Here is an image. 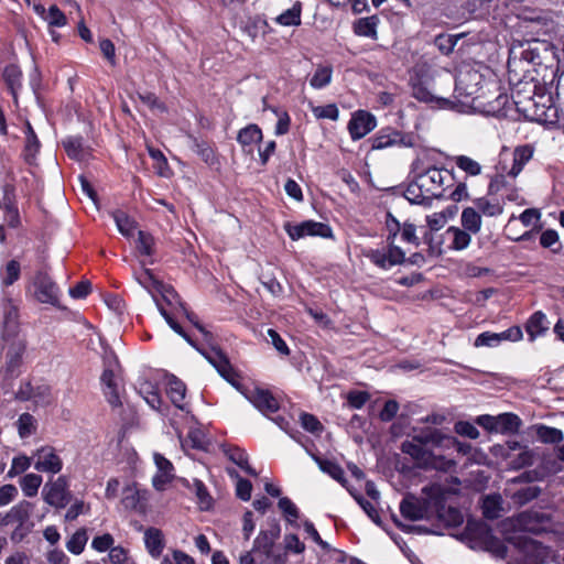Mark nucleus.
<instances>
[{"label": "nucleus", "instance_id": "338daca9", "mask_svg": "<svg viewBox=\"0 0 564 564\" xmlns=\"http://www.w3.org/2000/svg\"><path fill=\"white\" fill-rule=\"evenodd\" d=\"M252 484L245 478H239L236 481V495L239 499L243 501H249L251 498Z\"/></svg>", "mask_w": 564, "mask_h": 564}, {"label": "nucleus", "instance_id": "4d7b16f0", "mask_svg": "<svg viewBox=\"0 0 564 564\" xmlns=\"http://www.w3.org/2000/svg\"><path fill=\"white\" fill-rule=\"evenodd\" d=\"M313 113L318 119H330L334 121L337 120L339 116L338 108L335 104L314 107Z\"/></svg>", "mask_w": 564, "mask_h": 564}, {"label": "nucleus", "instance_id": "f3484780", "mask_svg": "<svg viewBox=\"0 0 564 564\" xmlns=\"http://www.w3.org/2000/svg\"><path fill=\"white\" fill-rule=\"evenodd\" d=\"M33 511V505L30 501L22 500L13 506L6 514H0V525L19 524L24 527Z\"/></svg>", "mask_w": 564, "mask_h": 564}, {"label": "nucleus", "instance_id": "ea45409f", "mask_svg": "<svg viewBox=\"0 0 564 564\" xmlns=\"http://www.w3.org/2000/svg\"><path fill=\"white\" fill-rule=\"evenodd\" d=\"M332 76V66L318 65L312 78L310 79V85L315 89L324 88L330 83Z\"/></svg>", "mask_w": 564, "mask_h": 564}, {"label": "nucleus", "instance_id": "b1692460", "mask_svg": "<svg viewBox=\"0 0 564 564\" xmlns=\"http://www.w3.org/2000/svg\"><path fill=\"white\" fill-rule=\"evenodd\" d=\"M166 392L175 406H177L181 410L185 409V404L183 403V400H184L185 393H186V386L183 381H181L175 376H171L167 379Z\"/></svg>", "mask_w": 564, "mask_h": 564}, {"label": "nucleus", "instance_id": "69168bd1", "mask_svg": "<svg viewBox=\"0 0 564 564\" xmlns=\"http://www.w3.org/2000/svg\"><path fill=\"white\" fill-rule=\"evenodd\" d=\"M367 516L377 524L380 523V514L375 506L361 496H354Z\"/></svg>", "mask_w": 564, "mask_h": 564}, {"label": "nucleus", "instance_id": "7ed1b4c3", "mask_svg": "<svg viewBox=\"0 0 564 564\" xmlns=\"http://www.w3.org/2000/svg\"><path fill=\"white\" fill-rule=\"evenodd\" d=\"M386 228L388 230L387 247L381 249L369 248L362 251L364 256L369 259L371 263L383 270L405 262V252L394 243L402 226L391 213L387 214Z\"/></svg>", "mask_w": 564, "mask_h": 564}, {"label": "nucleus", "instance_id": "4468645a", "mask_svg": "<svg viewBox=\"0 0 564 564\" xmlns=\"http://www.w3.org/2000/svg\"><path fill=\"white\" fill-rule=\"evenodd\" d=\"M376 128V118L371 113L359 110L348 123V130L354 140H359Z\"/></svg>", "mask_w": 564, "mask_h": 564}, {"label": "nucleus", "instance_id": "aec40b11", "mask_svg": "<svg viewBox=\"0 0 564 564\" xmlns=\"http://www.w3.org/2000/svg\"><path fill=\"white\" fill-rule=\"evenodd\" d=\"M221 449L230 462L239 466L248 475L252 477L258 476L257 471L249 465L248 455L243 449L231 445H223Z\"/></svg>", "mask_w": 564, "mask_h": 564}, {"label": "nucleus", "instance_id": "de8ad7c7", "mask_svg": "<svg viewBox=\"0 0 564 564\" xmlns=\"http://www.w3.org/2000/svg\"><path fill=\"white\" fill-rule=\"evenodd\" d=\"M508 457L510 458V466L513 469H521L533 465L534 454L527 446H523L522 451L518 455L514 457L508 455Z\"/></svg>", "mask_w": 564, "mask_h": 564}, {"label": "nucleus", "instance_id": "0e129e2a", "mask_svg": "<svg viewBox=\"0 0 564 564\" xmlns=\"http://www.w3.org/2000/svg\"><path fill=\"white\" fill-rule=\"evenodd\" d=\"M369 399L370 395L366 391H351L347 395L348 404L354 409H361Z\"/></svg>", "mask_w": 564, "mask_h": 564}, {"label": "nucleus", "instance_id": "a211bd4d", "mask_svg": "<svg viewBox=\"0 0 564 564\" xmlns=\"http://www.w3.org/2000/svg\"><path fill=\"white\" fill-rule=\"evenodd\" d=\"M3 310V340L7 341L9 338H18V319L19 310L11 300H4L2 303Z\"/></svg>", "mask_w": 564, "mask_h": 564}, {"label": "nucleus", "instance_id": "c03bdc74", "mask_svg": "<svg viewBox=\"0 0 564 564\" xmlns=\"http://www.w3.org/2000/svg\"><path fill=\"white\" fill-rule=\"evenodd\" d=\"M189 488L195 491L200 509L208 510L213 505V498L203 481L193 479V485Z\"/></svg>", "mask_w": 564, "mask_h": 564}, {"label": "nucleus", "instance_id": "cd10ccee", "mask_svg": "<svg viewBox=\"0 0 564 564\" xmlns=\"http://www.w3.org/2000/svg\"><path fill=\"white\" fill-rule=\"evenodd\" d=\"M404 197L411 204L417 205H430L432 198L426 195L423 191V186H420V180L416 177L414 182L410 183L404 192Z\"/></svg>", "mask_w": 564, "mask_h": 564}, {"label": "nucleus", "instance_id": "f8f14e48", "mask_svg": "<svg viewBox=\"0 0 564 564\" xmlns=\"http://www.w3.org/2000/svg\"><path fill=\"white\" fill-rule=\"evenodd\" d=\"M35 458L34 468L37 471L57 474L61 471L63 463L53 447L45 446L39 448L33 455Z\"/></svg>", "mask_w": 564, "mask_h": 564}, {"label": "nucleus", "instance_id": "79ce46f5", "mask_svg": "<svg viewBox=\"0 0 564 564\" xmlns=\"http://www.w3.org/2000/svg\"><path fill=\"white\" fill-rule=\"evenodd\" d=\"M455 164L467 175L477 176L481 173V165L467 155H457L454 158Z\"/></svg>", "mask_w": 564, "mask_h": 564}, {"label": "nucleus", "instance_id": "6e6d98bb", "mask_svg": "<svg viewBox=\"0 0 564 564\" xmlns=\"http://www.w3.org/2000/svg\"><path fill=\"white\" fill-rule=\"evenodd\" d=\"M20 276V263L11 260L7 263L6 270L2 274V283L4 285L13 284Z\"/></svg>", "mask_w": 564, "mask_h": 564}, {"label": "nucleus", "instance_id": "bb28decb", "mask_svg": "<svg viewBox=\"0 0 564 564\" xmlns=\"http://www.w3.org/2000/svg\"><path fill=\"white\" fill-rule=\"evenodd\" d=\"M522 424L521 419L513 413H502L497 415V433L513 434L517 433Z\"/></svg>", "mask_w": 564, "mask_h": 564}, {"label": "nucleus", "instance_id": "8fccbe9b", "mask_svg": "<svg viewBox=\"0 0 564 564\" xmlns=\"http://www.w3.org/2000/svg\"><path fill=\"white\" fill-rule=\"evenodd\" d=\"M192 149L195 153H197L202 158V160L205 163H207L209 165H213L215 163L216 158H215L214 150L206 142L198 141V140L194 139Z\"/></svg>", "mask_w": 564, "mask_h": 564}, {"label": "nucleus", "instance_id": "a19ab883", "mask_svg": "<svg viewBox=\"0 0 564 564\" xmlns=\"http://www.w3.org/2000/svg\"><path fill=\"white\" fill-rule=\"evenodd\" d=\"M135 279L138 283L149 293H152L153 291L161 292L163 289L162 282L159 281L149 269H143V271L138 274Z\"/></svg>", "mask_w": 564, "mask_h": 564}, {"label": "nucleus", "instance_id": "dca6fc26", "mask_svg": "<svg viewBox=\"0 0 564 564\" xmlns=\"http://www.w3.org/2000/svg\"><path fill=\"white\" fill-rule=\"evenodd\" d=\"M247 398L263 414L274 413L280 408L278 400L265 389L254 388Z\"/></svg>", "mask_w": 564, "mask_h": 564}, {"label": "nucleus", "instance_id": "39448f33", "mask_svg": "<svg viewBox=\"0 0 564 564\" xmlns=\"http://www.w3.org/2000/svg\"><path fill=\"white\" fill-rule=\"evenodd\" d=\"M430 489L431 486H426L422 489V498L408 495L402 499L400 503V511L405 519L416 521L433 518L434 499L432 498L433 495L430 492Z\"/></svg>", "mask_w": 564, "mask_h": 564}, {"label": "nucleus", "instance_id": "72a5a7b5", "mask_svg": "<svg viewBox=\"0 0 564 564\" xmlns=\"http://www.w3.org/2000/svg\"><path fill=\"white\" fill-rule=\"evenodd\" d=\"M302 3L296 1L292 8L288 9L275 18L276 23L284 26H297L301 24Z\"/></svg>", "mask_w": 564, "mask_h": 564}, {"label": "nucleus", "instance_id": "680f3d73", "mask_svg": "<svg viewBox=\"0 0 564 564\" xmlns=\"http://www.w3.org/2000/svg\"><path fill=\"white\" fill-rule=\"evenodd\" d=\"M435 45L445 55H448L455 47L457 40L447 34H441L435 37Z\"/></svg>", "mask_w": 564, "mask_h": 564}, {"label": "nucleus", "instance_id": "5fc2aeb1", "mask_svg": "<svg viewBox=\"0 0 564 564\" xmlns=\"http://www.w3.org/2000/svg\"><path fill=\"white\" fill-rule=\"evenodd\" d=\"M278 507L289 522H293L299 518V509L288 497L280 498Z\"/></svg>", "mask_w": 564, "mask_h": 564}, {"label": "nucleus", "instance_id": "6ab92c4d", "mask_svg": "<svg viewBox=\"0 0 564 564\" xmlns=\"http://www.w3.org/2000/svg\"><path fill=\"white\" fill-rule=\"evenodd\" d=\"M280 534V527L274 521L270 530L261 531L254 541L253 552L263 553L270 557L273 551L274 541Z\"/></svg>", "mask_w": 564, "mask_h": 564}, {"label": "nucleus", "instance_id": "774afa93", "mask_svg": "<svg viewBox=\"0 0 564 564\" xmlns=\"http://www.w3.org/2000/svg\"><path fill=\"white\" fill-rule=\"evenodd\" d=\"M415 231H416L415 225L410 224V223H404L402 225V229H401L402 240L417 247L420 245V239L417 238Z\"/></svg>", "mask_w": 564, "mask_h": 564}, {"label": "nucleus", "instance_id": "423d86ee", "mask_svg": "<svg viewBox=\"0 0 564 564\" xmlns=\"http://www.w3.org/2000/svg\"><path fill=\"white\" fill-rule=\"evenodd\" d=\"M430 492L433 495V518L435 517L440 524L445 528H455L463 523L464 517L462 512L454 507L445 506V490L440 485H432Z\"/></svg>", "mask_w": 564, "mask_h": 564}, {"label": "nucleus", "instance_id": "f257e3e1", "mask_svg": "<svg viewBox=\"0 0 564 564\" xmlns=\"http://www.w3.org/2000/svg\"><path fill=\"white\" fill-rule=\"evenodd\" d=\"M550 523L545 513L529 510L502 522V532L510 545L528 558V564H547L554 560L552 550L543 543L529 538L528 533H540Z\"/></svg>", "mask_w": 564, "mask_h": 564}, {"label": "nucleus", "instance_id": "864d4df0", "mask_svg": "<svg viewBox=\"0 0 564 564\" xmlns=\"http://www.w3.org/2000/svg\"><path fill=\"white\" fill-rule=\"evenodd\" d=\"M44 20L51 26H64L67 22L65 14L55 4L47 9Z\"/></svg>", "mask_w": 564, "mask_h": 564}, {"label": "nucleus", "instance_id": "0eeeda50", "mask_svg": "<svg viewBox=\"0 0 564 564\" xmlns=\"http://www.w3.org/2000/svg\"><path fill=\"white\" fill-rule=\"evenodd\" d=\"M42 496L47 505L56 509L65 508L73 498L65 476H59L57 479L46 482L43 487Z\"/></svg>", "mask_w": 564, "mask_h": 564}, {"label": "nucleus", "instance_id": "37998d69", "mask_svg": "<svg viewBox=\"0 0 564 564\" xmlns=\"http://www.w3.org/2000/svg\"><path fill=\"white\" fill-rule=\"evenodd\" d=\"M155 240L153 236L147 231H138L137 249L142 256L151 257L154 254Z\"/></svg>", "mask_w": 564, "mask_h": 564}, {"label": "nucleus", "instance_id": "c9c22d12", "mask_svg": "<svg viewBox=\"0 0 564 564\" xmlns=\"http://www.w3.org/2000/svg\"><path fill=\"white\" fill-rule=\"evenodd\" d=\"M447 234L453 238L451 248L454 250H464L470 245L471 232L465 229L452 226L447 229Z\"/></svg>", "mask_w": 564, "mask_h": 564}, {"label": "nucleus", "instance_id": "e433bc0d", "mask_svg": "<svg viewBox=\"0 0 564 564\" xmlns=\"http://www.w3.org/2000/svg\"><path fill=\"white\" fill-rule=\"evenodd\" d=\"M21 76L22 73L17 65H8L3 70V78L6 84L8 85L12 96L15 98L17 93L21 87Z\"/></svg>", "mask_w": 564, "mask_h": 564}, {"label": "nucleus", "instance_id": "473e14b6", "mask_svg": "<svg viewBox=\"0 0 564 564\" xmlns=\"http://www.w3.org/2000/svg\"><path fill=\"white\" fill-rule=\"evenodd\" d=\"M144 542L148 551L153 557L161 554L163 549V538L162 532L159 529H148L144 533Z\"/></svg>", "mask_w": 564, "mask_h": 564}, {"label": "nucleus", "instance_id": "9b49d317", "mask_svg": "<svg viewBox=\"0 0 564 564\" xmlns=\"http://www.w3.org/2000/svg\"><path fill=\"white\" fill-rule=\"evenodd\" d=\"M522 338V330L518 326L510 327L501 333L484 332L475 339V347H497L502 341H518Z\"/></svg>", "mask_w": 564, "mask_h": 564}, {"label": "nucleus", "instance_id": "9d476101", "mask_svg": "<svg viewBox=\"0 0 564 564\" xmlns=\"http://www.w3.org/2000/svg\"><path fill=\"white\" fill-rule=\"evenodd\" d=\"M34 288V296L39 302L59 307V289L47 274L39 273Z\"/></svg>", "mask_w": 564, "mask_h": 564}, {"label": "nucleus", "instance_id": "603ef678", "mask_svg": "<svg viewBox=\"0 0 564 564\" xmlns=\"http://www.w3.org/2000/svg\"><path fill=\"white\" fill-rule=\"evenodd\" d=\"M40 149V141L32 128V126L26 123V135H25V152L28 158H33Z\"/></svg>", "mask_w": 564, "mask_h": 564}, {"label": "nucleus", "instance_id": "7c9ffc66", "mask_svg": "<svg viewBox=\"0 0 564 564\" xmlns=\"http://www.w3.org/2000/svg\"><path fill=\"white\" fill-rule=\"evenodd\" d=\"M482 516L488 520H496L503 513L501 507V497L498 495L487 496L481 505Z\"/></svg>", "mask_w": 564, "mask_h": 564}, {"label": "nucleus", "instance_id": "2f4dec72", "mask_svg": "<svg viewBox=\"0 0 564 564\" xmlns=\"http://www.w3.org/2000/svg\"><path fill=\"white\" fill-rule=\"evenodd\" d=\"M101 383L105 386V395L107 397L108 402L112 406H117L120 404L119 394L117 392L116 383H115V373L110 369L104 370L101 375Z\"/></svg>", "mask_w": 564, "mask_h": 564}, {"label": "nucleus", "instance_id": "bf43d9fd", "mask_svg": "<svg viewBox=\"0 0 564 564\" xmlns=\"http://www.w3.org/2000/svg\"><path fill=\"white\" fill-rule=\"evenodd\" d=\"M326 550L328 555L326 561L334 562L335 564H344L349 560V564H364L360 560L349 557L348 554L340 550L330 549L329 546Z\"/></svg>", "mask_w": 564, "mask_h": 564}, {"label": "nucleus", "instance_id": "052dcab7", "mask_svg": "<svg viewBox=\"0 0 564 564\" xmlns=\"http://www.w3.org/2000/svg\"><path fill=\"white\" fill-rule=\"evenodd\" d=\"M140 502V492L134 486H127L123 491L122 503L126 508L137 509Z\"/></svg>", "mask_w": 564, "mask_h": 564}, {"label": "nucleus", "instance_id": "f704fd0d", "mask_svg": "<svg viewBox=\"0 0 564 564\" xmlns=\"http://www.w3.org/2000/svg\"><path fill=\"white\" fill-rule=\"evenodd\" d=\"M547 329L546 316L542 312H535L527 324V332L534 340L539 335L543 334Z\"/></svg>", "mask_w": 564, "mask_h": 564}, {"label": "nucleus", "instance_id": "a878e982", "mask_svg": "<svg viewBox=\"0 0 564 564\" xmlns=\"http://www.w3.org/2000/svg\"><path fill=\"white\" fill-rule=\"evenodd\" d=\"M262 140V131L257 124H249L238 132L237 141L242 148L250 147L248 152L252 151V145L260 143Z\"/></svg>", "mask_w": 564, "mask_h": 564}, {"label": "nucleus", "instance_id": "a18cd8bd", "mask_svg": "<svg viewBox=\"0 0 564 564\" xmlns=\"http://www.w3.org/2000/svg\"><path fill=\"white\" fill-rule=\"evenodd\" d=\"M42 484V477L37 474H28L21 481V488L26 497H34Z\"/></svg>", "mask_w": 564, "mask_h": 564}, {"label": "nucleus", "instance_id": "f03ea898", "mask_svg": "<svg viewBox=\"0 0 564 564\" xmlns=\"http://www.w3.org/2000/svg\"><path fill=\"white\" fill-rule=\"evenodd\" d=\"M453 443V438L443 434L440 430L424 427L412 430L411 440H406L401 445V451L410 455L420 465L432 467L443 471H449L456 463L443 456H436L432 449L435 447H445Z\"/></svg>", "mask_w": 564, "mask_h": 564}, {"label": "nucleus", "instance_id": "412c9836", "mask_svg": "<svg viewBox=\"0 0 564 564\" xmlns=\"http://www.w3.org/2000/svg\"><path fill=\"white\" fill-rule=\"evenodd\" d=\"M63 145L67 155L75 161L84 162L90 155L89 148L84 144L83 138L69 137L63 141Z\"/></svg>", "mask_w": 564, "mask_h": 564}, {"label": "nucleus", "instance_id": "09e8293b", "mask_svg": "<svg viewBox=\"0 0 564 564\" xmlns=\"http://www.w3.org/2000/svg\"><path fill=\"white\" fill-rule=\"evenodd\" d=\"M36 430V421L30 413H22L18 420V431L22 438L29 437Z\"/></svg>", "mask_w": 564, "mask_h": 564}, {"label": "nucleus", "instance_id": "5701e85b", "mask_svg": "<svg viewBox=\"0 0 564 564\" xmlns=\"http://www.w3.org/2000/svg\"><path fill=\"white\" fill-rule=\"evenodd\" d=\"M534 149L530 144L519 145L513 151V164L509 175L516 177L523 170L524 165L532 159Z\"/></svg>", "mask_w": 564, "mask_h": 564}, {"label": "nucleus", "instance_id": "3c124183", "mask_svg": "<svg viewBox=\"0 0 564 564\" xmlns=\"http://www.w3.org/2000/svg\"><path fill=\"white\" fill-rule=\"evenodd\" d=\"M540 494H541L540 487L529 486V487L518 490L513 495V499L519 505H525V503L530 502L531 500L538 498Z\"/></svg>", "mask_w": 564, "mask_h": 564}, {"label": "nucleus", "instance_id": "20e7f679", "mask_svg": "<svg viewBox=\"0 0 564 564\" xmlns=\"http://www.w3.org/2000/svg\"><path fill=\"white\" fill-rule=\"evenodd\" d=\"M459 539L470 549L489 552L497 560H503L508 551L505 543L494 536L489 527L481 521L468 520Z\"/></svg>", "mask_w": 564, "mask_h": 564}, {"label": "nucleus", "instance_id": "2eb2a0df", "mask_svg": "<svg viewBox=\"0 0 564 564\" xmlns=\"http://www.w3.org/2000/svg\"><path fill=\"white\" fill-rule=\"evenodd\" d=\"M370 141L372 150H383L394 145H412L411 142H405L402 132L391 128L381 129Z\"/></svg>", "mask_w": 564, "mask_h": 564}, {"label": "nucleus", "instance_id": "c756f323", "mask_svg": "<svg viewBox=\"0 0 564 564\" xmlns=\"http://www.w3.org/2000/svg\"><path fill=\"white\" fill-rule=\"evenodd\" d=\"M111 215L119 232L127 238L132 237L137 228V223L123 210H115Z\"/></svg>", "mask_w": 564, "mask_h": 564}, {"label": "nucleus", "instance_id": "6e6552de", "mask_svg": "<svg viewBox=\"0 0 564 564\" xmlns=\"http://www.w3.org/2000/svg\"><path fill=\"white\" fill-rule=\"evenodd\" d=\"M449 177L446 170L437 167H430L424 173L420 174V186H423V191L426 195L433 198H440L443 196L444 183Z\"/></svg>", "mask_w": 564, "mask_h": 564}, {"label": "nucleus", "instance_id": "58836bf2", "mask_svg": "<svg viewBox=\"0 0 564 564\" xmlns=\"http://www.w3.org/2000/svg\"><path fill=\"white\" fill-rule=\"evenodd\" d=\"M536 436L545 444H557L564 438L563 432L556 427L540 424L536 426Z\"/></svg>", "mask_w": 564, "mask_h": 564}, {"label": "nucleus", "instance_id": "4be33fe9", "mask_svg": "<svg viewBox=\"0 0 564 564\" xmlns=\"http://www.w3.org/2000/svg\"><path fill=\"white\" fill-rule=\"evenodd\" d=\"M207 359L224 379L234 384L235 371L225 354L214 348L212 355L207 356Z\"/></svg>", "mask_w": 564, "mask_h": 564}, {"label": "nucleus", "instance_id": "49530a36", "mask_svg": "<svg viewBox=\"0 0 564 564\" xmlns=\"http://www.w3.org/2000/svg\"><path fill=\"white\" fill-rule=\"evenodd\" d=\"M477 212H480L485 216L495 217L502 214V206L499 203H492L485 197L477 198L475 202Z\"/></svg>", "mask_w": 564, "mask_h": 564}, {"label": "nucleus", "instance_id": "1a4fd4ad", "mask_svg": "<svg viewBox=\"0 0 564 564\" xmlns=\"http://www.w3.org/2000/svg\"><path fill=\"white\" fill-rule=\"evenodd\" d=\"M284 229L292 240H299L306 236L332 237V229L328 225L314 220H305L297 225L286 223Z\"/></svg>", "mask_w": 564, "mask_h": 564}, {"label": "nucleus", "instance_id": "ddd939ff", "mask_svg": "<svg viewBox=\"0 0 564 564\" xmlns=\"http://www.w3.org/2000/svg\"><path fill=\"white\" fill-rule=\"evenodd\" d=\"M6 343L8 344V350L6 352V371L11 377H14L22 365V357L25 351L26 344L22 338H9Z\"/></svg>", "mask_w": 564, "mask_h": 564}, {"label": "nucleus", "instance_id": "393cba45", "mask_svg": "<svg viewBox=\"0 0 564 564\" xmlns=\"http://www.w3.org/2000/svg\"><path fill=\"white\" fill-rule=\"evenodd\" d=\"M378 23H379V19L377 15L358 19L354 23V32L359 36H366V37L377 40Z\"/></svg>", "mask_w": 564, "mask_h": 564}, {"label": "nucleus", "instance_id": "4c0bfd02", "mask_svg": "<svg viewBox=\"0 0 564 564\" xmlns=\"http://www.w3.org/2000/svg\"><path fill=\"white\" fill-rule=\"evenodd\" d=\"M322 471L328 474L343 486H346L344 469L335 462L322 458H315Z\"/></svg>", "mask_w": 564, "mask_h": 564}, {"label": "nucleus", "instance_id": "c85d7f7f", "mask_svg": "<svg viewBox=\"0 0 564 564\" xmlns=\"http://www.w3.org/2000/svg\"><path fill=\"white\" fill-rule=\"evenodd\" d=\"M460 223L465 230L478 234L481 228V216L474 207H466L460 215Z\"/></svg>", "mask_w": 564, "mask_h": 564}, {"label": "nucleus", "instance_id": "13d9d810", "mask_svg": "<svg viewBox=\"0 0 564 564\" xmlns=\"http://www.w3.org/2000/svg\"><path fill=\"white\" fill-rule=\"evenodd\" d=\"M87 542V535L85 531H77L75 532L69 541L67 542V549L69 552L74 554H79Z\"/></svg>", "mask_w": 564, "mask_h": 564}, {"label": "nucleus", "instance_id": "e2e57ef3", "mask_svg": "<svg viewBox=\"0 0 564 564\" xmlns=\"http://www.w3.org/2000/svg\"><path fill=\"white\" fill-rule=\"evenodd\" d=\"M455 432L471 440H475L479 436V431L477 427L474 424L465 421H459L455 424Z\"/></svg>", "mask_w": 564, "mask_h": 564}]
</instances>
